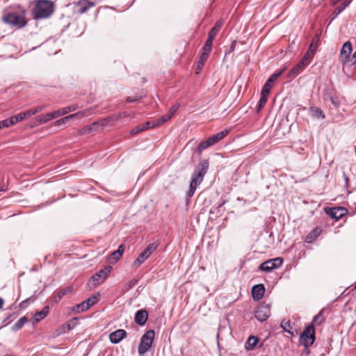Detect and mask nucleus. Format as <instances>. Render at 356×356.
<instances>
[{"mask_svg":"<svg viewBox=\"0 0 356 356\" xmlns=\"http://www.w3.org/2000/svg\"><path fill=\"white\" fill-rule=\"evenodd\" d=\"M321 233V230L318 228H315L312 232H310L306 237V241L307 243L312 242Z\"/></svg>","mask_w":356,"mask_h":356,"instance_id":"nucleus-26","label":"nucleus"},{"mask_svg":"<svg viewBox=\"0 0 356 356\" xmlns=\"http://www.w3.org/2000/svg\"><path fill=\"white\" fill-rule=\"evenodd\" d=\"M314 332V327L313 325L307 327L300 335V343L305 347H309L312 345L315 339Z\"/></svg>","mask_w":356,"mask_h":356,"instance_id":"nucleus-6","label":"nucleus"},{"mask_svg":"<svg viewBox=\"0 0 356 356\" xmlns=\"http://www.w3.org/2000/svg\"><path fill=\"white\" fill-rule=\"evenodd\" d=\"M78 318H73L70 320V323L67 324L68 330L72 329L77 323Z\"/></svg>","mask_w":356,"mask_h":356,"instance_id":"nucleus-43","label":"nucleus"},{"mask_svg":"<svg viewBox=\"0 0 356 356\" xmlns=\"http://www.w3.org/2000/svg\"><path fill=\"white\" fill-rule=\"evenodd\" d=\"M282 264L283 259L281 257H277L261 263L259 269L262 271L270 272L273 269L280 267Z\"/></svg>","mask_w":356,"mask_h":356,"instance_id":"nucleus-7","label":"nucleus"},{"mask_svg":"<svg viewBox=\"0 0 356 356\" xmlns=\"http://www.w3.org/2000/svg\"><path fill=\"white\" fill-rule=\"evenodd\" d=\"M95 123H93L92 125L87 126L80 130L78 131L79 135H84L90 133L93 130V127L96 126Z\"/></svg>","mask_w":356,"mask_h":356,"instance_id":"nucleus-31","label":"nucleus"},{"mask_svg":"<svg viewBox=\"0 0 356 356\" xmlns=\"http://www.w3.org/2000/svg\"><path fill=\"white\" fill-rule=\"evenodd\" d=\"M127 336L125 330L119 329L115 332H113L109 335V339L111 343H118Z\"/></svg>","mask_w":356,"mask_h":356,"instance_id":"nucleus-13","label":"nucleus"},{"mask_svg":"<svg viewBox=\"0 0 356 356\" xmlns=\"http://www.w3.org/2000/svg\"><path fill=\"white\" fill-rule=\"evenodd\" d=\"M265 287L263 284H257L252 287V295L254 300H259L264 295Z\"/></svg>","mask_w":356,"mask_h":356,"instance_id":"nucleus-14","label":"nucleus"},{"mask_svg":"<svg viewBox=\"0 0 356 356\" xmlns=\"http://www.w3.org/2000/svg\"><path fill=\"white\" fill-rule=\"evenodd\" d=\"M146 129V127L145 125H139L130 131V134H136L138 133H140L142 131H144Z\"/></svg>","mask_w":356,"mask_h":356,"instance_id":"nucleus-39","label":"nucleus"},{"mask_svg":"<svg viewBox=\"0 0 356 356\" xmlns=\"http://www.w3.org/2000/svg\"><path fill=\"white\" fill-rule=\"evenodd\" d=\"M345 181H346V182H348V178L347 177H345Z\"/></svg>","mask_w":356,"mask_h":356,"instance_id":"nucleus-59","label":"nucleus"},{"mask_svg":"<svg viewBox=\"0 0 356 356\" xmlns=\"http://www.w3.org/2000/svg\"><path fill=\"white\" fill-rule=\"evenodd\" d=\"M349 64L355 65L356 64V51L351 56V58L350 60Z\"/></svg>","mask_w":356,"mask_h":356,"instance_id":"nucleus-52","label":"nucleus"},{"mask_svg":"<svg viewBox=\"0 0 356 356\" xmlns=\"http://www.w3.org/2000/svg\"><path fill=\"white\" fill-rule=\"evenodd\" d=\"M209 55V54H208L207 53L202 52V54L200 56L199 60L204 63L206 61V60L208 58Z\"/></svg>","mask_w":356,"mask_h":356,"instance_id":"nucleus-51","label":"nucleus"},{"mask_svg":"<svg viewBox=\"0 0 356 356\" xmlns=\"http://www.w3.org/2000/svg\"><path fill=\"white\" fill-rule=\"evenodd\" d=\"M54 12V3L48 0H40L35 6L33 13L35 19L49 17Z\"/></svg>","mask_w":356,"mask_h":356,"instance_id":"nucleus-2","label":"nucleus"},{"mask_svg":"<svg viewBox=\"0 0 356 356\" xmlns=\"http://www.w3.org/2000/svg\"><path fill=\"white\" fill-rule=\"evenodd\" d=\"M176 107L175 106H173L170 113L165 115H163L161 118H160L158 121H156V123L159 125L163 124V122L168 121L169 119L171 118V117L172 116V115L176 112Z\"/></svg>","mask_w":356,"mask_h":356,"instance_id":"nucleus-27","label":"nucleus"},{"mask_svg":"<svg viewBox=\"0 0 356 356\" xmlns=\"http://www.w3.org/2000/svg\"><path fill=\"white\" fill-rule=\"evenodd\" d=\"M3 302H4L3 299L0 298V309L2 308Z\"/></svg>","mask_w":356,"mask_h":356,"instance_id":"nucleus-58","label":"nucleus"},{"mask_svg":"<svg viewBox=\"0 0 356 356\" xmlns=\"http://www.w3.org/2000/svg\"><path fill=\"white\" fill-rule=\"evenodd\" d=\"M258 342V338L257 337L250 336L247 341V348L248 349H253Z\"/></svg>","mask_w":356,"mask_h":356,"instance_id":"nucleus-29","label":"nucleus"},{"mask_svg":"<svg viewBox=\"0 0 356 356\" xmlns=\"http://www.w3.org/2000/svg\"><path fill=\"white\" fill-rule=\"evenodd\" d=\"M2 19L6 24L18 29L25 26L27 24L24 14L10 13L4 15Z\"/></svg>","mask_w":356,"mask_h":356,"instance_id":"nucleus-4","label":"nucleus"},{"mask_svg":"<svg viewBox=\"0 0 356 356\" xmlns=\"http://www.w3.org/2000/svg\"><path fill=\"white\" fill-rule=\"evenodd\" d=\"M300 61L303 62V63L307 67L310 64V61L309 60H307L306 58L302 57Z\"/></svg>","mask_w":356,"mask_h":356,"instance_id":"nucleus-57","label":"nucleus"},{"mask_svg":"<svg viewBox=\"0 0 356 356\" xmlns=\"http://www.w3.org/2000/svg\"><path fill=\"white\" fill-rule=\"evenodd\" d=\"M314 53L312 52V51H309L307 50V52L304 55V58H306L307 60H309L310 62H312L313 58H314Z\"/></svg>","mask_w":356,"mask_h":356,"instance_id":"nucleus-44","label":"nucleus"},{"mask_svg":"<svg viewBox=\"0 0 356 356\" xmlns=\"http://www.w3.org/2000/svg\"><path fill=\"white\" fill-rule=\"evenodd\" d=\"M17 122H18L17 121V118L15 117V115L12 116L9 119H6L5 120H3V121L0 122L1 128H2V127H10V126L17 123Z\"/></svg>","mask_w":356,"mask_h":356,"instance_id":"nucleus-22","label":"nucleus"},{"mask_svg":"<svg viewBox=\"0 0 356 356\" xmlns=\"http://www.w3.org/2000/svg\"><path fill=\"white\" fill-rule=\"evenodd\" d=\"M121 257L120 253H118L117 251H114L110 256V259L113 260L114 262L118 261Z\"/></svg>","mask_w":356,"mask_h":356,"instance_id":"nucleus-40","label":"nucleus"},{"mask_svg":"<svg viewBox=\"0 0 356 356\" xmlns=\"http://www.w3.org/2000/svg\"><path fill=\"white\" fill-rule=\"evenodd\" d=\"M314 115L316 117H317V118H325L323 112L320 108H316L314 110Z\"/></svg>","mask_w":356,"mask_h":356,"instance_id":"nucleus-46","label":"nucleus"},{"mask_svg":"<svg viewBox=\"0 0 356 356\" xmlns=\"http://www.w3.org/2000/svg\"><path fill=\"white\" fill-rule=\"evenodd\" d=\"M236 44V41H233L232 42L231 45H230V47H229V49L226 51L225 54L227 55V54H229V53L232 52L234 50V49H235Z\"/></svg>","mask_w":356,"mask_h":356,"instance_id":"nucleus-49","label":"nucleus"},{"mask_svg":"<svg viewBox=\"0 0 356 356\" xmlns=\"http://www.w3.org/2000/svg\"><path fill=\"white\" fill-rule=\"evenodd\" d=\"M211 47H209V46H207V45H204L203 48H202V52L204 53H207L208 54H210L211 52Z\"/></svg>","mask_w":356,"mask_h":356,"instance_id":"nucleus-54","label":"nucleus"},{"mask_svg":"<svg viewBox=\"0 0 356 356\" xmlns=\"http://www.w3.org/2000/svg\"><path fill=\"white\" fill-rule=\"evenodd\" d=\"M138 282V280H136V279H133L131 280V281L129 282L128 283V285H129V288H131L133 287L134 286H135Z\"/></svg>","mask_w":356,"mask_h":356,"instance_id":"nucleus-55","label":"nucleus"},{"mask_svg":"<svg viewBox=\"0 0 356 356\" xmlns=\"http://www.w3.org/2000/svg\"><path fill=\"white\" fill-rule=\"evenodd\" d=\"M271 88H272V85H270L268 83H266L261 89V95L268 97Z\"/></svg>","mask_w":356,"mask_h":356,"instance_id":"nucleus-36","label":"nucleus"},{"mask_svg":"<svg viewBox=\"0 0 356 356\" xmlns=\"http://www.w3.org/2000/svg\"><path fill=\"white\" fill-rule=\"evenodd\" d=\"M318 38L316 35V36H315V38H314L312 39V41L311 44H309L308 50L312 51V52L315 54L316 49L318 47Z\"/></svg>","mask_w":356,"mask_h":356,"instance_id":"nucleus-30","label":"nucleus"},{"mask_svg":"<svg viewBox=\"0 0 356 356\" xmlns=\"http://www.w3.org/2000/svg\"><path fill=\"white\" fill-rule=\"evenodd\" d=\"M149 253H148L145 250L140 254L138 257L134 261V266L136 267H138L142 263H143L149 257Z\"/></svg>","mask_w":356,"mask_h":356,"instance_id":"nucleus-19","label":"nucleus"},{"mask_svg":"<svg viewBox=\"0 0 356 356\" xmlns=\"http://www.w3.org/2000/svg\"><path fill=\"white\" fill-rule=\"evenodd\" d=\"M45 108L44 106H39L33 109H30L26 112H22L19 114L15 115V117L17 118V121H22L26 118L30 117L31 115H33L38 113L41 112L42 110H44Z\"/></svg>","mask_w":356,"mask_h":356,"instance_id":"nucleus-12","label":"nucleus"},{"mask_svg":"<svg viewBox=\"0 0 356 356\" xmlns=\"http://www.w3.org/2000/svg\"><path fill=\"white\" fill-rule=\"evenodd\" d=\"M78 108H79V106L77 104H75L73 106H70L63 108L61 109L55 111L51 113H49L46 115H40L38 118H37V119H36L37 124H42L46 123L48 121L51 120V119H54V118H58L61 115H66L72 111H76Z\"/></svg>","mask_w":356,"mask_h":356,"instance_id":"nucleus-3","label":"nucleus"},{"mask_svg":"<svg viewBox=\"0 0 356 356\" xmlns=\"http://www.w3.org/2000/svg\"><path fill=\"white\" fill-rule=\"evenodd\" d=\"M228 133L229 131L227 130H223L209 137L210 140H211L212 143L215 145L216 143L223 139L228 134Z\"/></svg>","mask_w":356,"mask_h":356,"instance_id":"nucleus-17","label":"nucleus"},{"mask_svg":"<svg viewBox=\"0 0 356 356\" xmlns=\"http://www.w3.org/2000/svg\"><path fill=\"white\" fill-rule=\"evenodd\" d=\"M214 38H213V37H212V36L209 35L208 38H207V41H206L204 44L207 45V46H209V47H212V44H213V41Z\"/></svg>","mask_w":356,"mask_h":356,"instance_id":"nucleus-48","label":"nucleus"},{"mask_svg":"<svg viewBox=\"0 0 356 356\" xmlns=\"http://www.w3.org/2000/svg\"><path fill=\"white\" fill-rule=\"evenodd\" d=\"M204 63L198 60L197 65V69H196V74L199 73V71L202 70Z\"/></svg>","mask_w":356,"mask_h":356,"instance_id":"nucleus-53","label":"nucleus"},{"mask_svg":"<svg viewBox=\"0 0 356 356\" xmlns=\"http://www.w3.org/2000/svg\"><path fill=\"white\" fill-rule=\"evenodd\" d=\"M49 312V307H44L42 311L35 314L33 321L36 323L40 322L42 319L44 318Z\"/></svg>","mask_w":356,"mask_h":356,"instance_id":"nucleus-16","label":"nucleus"},{"mask_svg":"<svg viewBox=\"0 0 356 356\" xmlns=\"http://www.w3.org/2000/svg\"><path fill=\"white\" fill-rule=\"evenodd\" d=\"M71 291H72V288H70V287H67L65 289L60 290L58 293V294L54 298V301L55 302H58L62 298L63 296L70 293Z\"/></svg>","mask_w":356,"mask_h":356,"instance_id":"nucleus-25","label":"nucleus"},{"mask_svg":"<svg viewBox=\"0 0 356 356\" xmlns=\"http://www.w3.org/2000/svg\"><path fill=\"white\" fill-rule=\"evenodd\" d=\"M156 248V245L154 243L149 244L145 250L151 254Z\"/></svg>","mask_w":356,"mask_h":356,"instance_id":"nucleus-45","label":"nucleus"},{"mask_svg":"<svg viewBox=\"0 0 356 356\" xmlns=\"http://www.w3.org/2000/svg\"><path fill=\"white\" fill-rule=\"evenodd\" d=\"M209 169V162L207 160L202 161L196 167L192 175L190 182L189 189L186 193L188 197H192L198 185H200L204 179V175Z\"/></svg>","mask_w":356,"mask_h":356,"instance_id":"nucleus-1","label":"nucleus"},{"mask_svg":"<svg viewBox=\"0 0 356 356\" xmlns=\"http://www.w3.org/2000/svg\"><path fill=\"white\" fill-rule=\"evenodd\" d=\"M223 24V22L222 20H219L216 22L215 26L212 28V29L210 31L209 35L215 38L218 33L219 32L220 29H221L222 26Z\"/></svg>","mask_w":356,"mask_h":356,"instance_id":"nucleus-23","label":"nucleus"},{"mask_svg":"<svg viewBox=\"0 0 356 356\" xmlns=\"http://www.w3.org/2000/svg\"><path fill=\"white\" fill-rule=\"evenodd\" d=\"M323 321L324 319L323 316V312H320L318 315L314 316L313 319V323L319 322V323H321Z\"/></svg>","mask_w":356,"mask_h":356,"instance_id":"nucleus-41","label":"nucleus"},{"mask_svg":"<svg viewBox=\"0 0 356 356\" xmlns=\"http://www.w3.org/2000/svg\"><path fill=\"white\" fill-rule=\"evenodd\" d=\"M325 213L335 220L341 218L346 213V209L343 207L326 208Z\"/></svg>","mask_w":356,"mask_h":356,"instance_id":"nucleus-11","label":"nucleus"},{"mask_svg":"<svg viewBox=\"0 0 356 356\" xmlns=\"http://www.w3.org/2000/svg\"><path fill=\"white\" fill-rule=\"evenodd\" d=\"M88 309V306L85 301L76 305L72 308V310L76 313H81Z\"/></svg>","mask_w":356,"mask_h":356,"instance_id":"nucleus-21","label":"nucleus"},{"mask_svg":"<svg viewBox=\"0 0 356 356\" xmlns=\"http://www.w3.org/2000/svg\"><path fill=\"white\" fill-rule=\"evenodd\" d=\"M140 98H141L140 96H138V95H136L135 97H128L127 98V102H129V103H131V102H134L138 99H139Z\"/></svg>","mask_w":356,"mask_h":356,"instance_id":"nucleus-50","label":"nucleus"},{"mask_svg":"<svg viewBox=\"0 0 356 356\" xmlns=\"http://www.w3.org/2000/svg\"><path fill=\"white\" fill-rule=\"evenodd\" d=\"M147 317H148V314H147V312L145 309H141V310H138L136 313V315H135V322L140 325H143L147 320Z\"/></svg>","mask_w":356,"mask_h":356,"instance_id":"nucleus-15","label":"nucleus"},{"mask_svg":"<svg viewBox=\"0 0 356 356\" xmlns=\"http://www.w3.org/2000/svg\"><path fill=\"white\" fill-rule=\"evenodd\" d=\"M154 338V331L149 330L147 331L142 337L139 346L138 353L143 355L151 347Z\"/></svg>","mask_w":356,"mask_h":356,"instance_id":"nucleus-5","label":"nucleus"},{"mask_svg":"<svg viewBox=\"0 0 356 356\" xmlns=\"http://www.w3.org/2000/svg\"><path fill=\"white\" fill-rule=\"evenodd\" d=\"M111 270L112 267L111 266H106L104 268L100 270L96 274H95L91 277V280L94 282V284L97 285L103 282L106 279L108 274L111 273Z\"/></svg>","mask_w":356,"mask_h":356,"instance_id":"nucleus-10","label":"nucleus"},{"mask_svg":"<svg viewBox=\"0 0 356 356\" xmlns=\"http://www.w3.org/2000/svg\"><path fill=\"white\" fill-rule=\"evenodd\" d=\"M88 114V110H84L81 111H79L76 113L70 115V117H71V119L72 118H76L78 120H80L83 118V117L86 116Z\"/></svg>","mask_w":356,"mask_h":356,"instance_id":"nucleus-33","label":"nucleus"},{"mask_svg":"<svg viewBox=\"0 0 356 356\" xmlns=\"http://www.w3.org/2000/svg\"><path fill=\"white\" fill-rule=\"evenodd\" d=\"M28 321L26 316L22 317L12 327L13 331H17L21 329Z\"/></svg>","mask_w":356,"mask_h":356,"instance_id":"nucleus-24","label":"nucleus"},{"mask_svg":"<svg viewBox=\"0 0 356 356\" xmlns=\"http://www.w3.org/2000/svg\"><path fill=\"white\" fill-rule=\"evenodd\" d=\"M268 99V97L261 95L259 104L257 106V112L259 113L263 108Z\"/></svg>","mask_w":356,"mask_h":356,"instance_id":"nucleus-32","label":"nucleus"},{"mask_svg":"<svg viewBox=\"0 0 356 356\" xmlns=\"http://www.w3.org/2000/svg\"><path fill=\"white\" fill-rule=\"evenodd\" d=\"M353 0H345L339 6L336 8L335 13L339 14L342 12L346 6H348Z\"/></svg>","mask_w":356,"mask_h":356,"instance_id":"nucleus-34","label":"nucleus"},{"mask_svg":"<svg viewBox=\"0 0 356 356\" xmlns=\"http://www.w3.org/2000/svg\"><path fill=\"white\" fill-rule=\"evenodd\" d=\"M95 6L94 3L90 2L88 1H83L81 3L79 13H86L89 8L93 7Z\"/></svg>","mask_w":356,"mask_h":356,"instance_id":"nucleus-28","label":"nucleus"},{"mask_svg":"<svg viewBox=\"0 0 356 356\" xmlns=\"http://www.w3.org/2000/svg\"><path fill=\"white\" fill-rule=\"evenodd\" d=\"M282 71H280L277 73H275L272 74L269 79L267 80L266 83H268L270 85H273V83L277 80V79L282 74Z\"/></svg>","mask_w":356,"mask_h":356,"instance_id":"nucleus-35","label":"nucleus"},{"mask_svg":"<svg viewBox=\"0 0 356 356\" xmlns=\"http://www.w3.org/2000/svg\"><path fill=\"white\" fill-rule=\"evenodd\" d=\"M85 302L88 305V309H89L91 306L94 305L96 303L97 298L96 297L89 298L88 300H85Z\"/></svg>","mask_w":356,"mask_h":356,"instance_id":"nucleus-42","label":"nucleus"},{"mask_svg":"<svg viewBox=\"0 0 356 356\" xmlns=\"http://www.w3.org/2000/svg\"><path fill=\"white\" fill-rule=\"evenodd\" d=\"M143 125H145L146 127V129H147L149 128H153V127H158L156 122H147Z\"/></svg>","mask_w":356,"mask_h":356,"instance_id":"nucleus-47","label":"nucleus"},{"mask_svg":"<svg viewBox=\"0 0 356 356\" xmlns=\"http://www.w3.org/2000/svg\"><path fill=\"white\" fill-rule=\"evenodd\" d=\"M305 67L306 65L303 63V62L300 61L291 69L290 75L296 76L300 73Z\"/></svg>","mask_w":356,"mask_h":356,"instance_id":"nucleus-18","label":"nucleus"},{"mask_svg":"<svg viewBox=\"0 0 356 356\" xmlns=\"http://www.w3.org/2000/svg\"><path fill=\"white\" fill-rule=\"evenodd\" d=\"M71 119V117H70V115L66 116V117H64L60 120H56L55 122H54V124L56 126H60L63 124H65L66 122H67L70 120Z\"/></svg>","mask_w":356,"mask_h":356,"instance_id":"nucleus-38","label":"nucleus"},{"mask_svg":"<svg viewBox=\"0 0 356 356\" xmlns=\"http://www.w3.org/2000/svg\"><path fill=\"white\" fill-rule=\"evenodd\" d=\"M270 315V308L268 304H260L255 311V318L259 321H265Z\"/></svg>","mask_w":356,"mask_h":356,"instance_id":"nucleus-9","label":"nucleus"},{"mask_svg":"<svg viewBox=\"0 0 356 356\" xmlns=\"http://www.w3.org/2000/svg\"><path fill=\"white\" fill-rule=\"evenodd\" d=\"M352 44L350 42H346L340 51L339 55V61L343 65L349 64L350 60L351 58L350 54L352 52Z\"/></svg>","mask_w":356,"mask_h":356,"instance_id":"nucleus-8","label":"nucleus"},{"mask_svg":"<svg viewBox=\"0 0 356 356\" xmlns=\"http://www.w3.org/2000/svg\"><path fill=\"white\" fill-rule=\"evenodd\" d=\"M124 249H125V246L122 244L119 246L118 250H116L118 253H120V254L122 255L123 252L124 251Z\"/></svg>","mask_w":356,"mask_h":356,"instance_id":"nucleus-56","label":"nucleus"},{"mask_svg":"<svg viewBox=\"0 0 356 356\" xmlns=\"http://www.w3.org/2000/svg\"><path fill=\"white\" fill-rule=\"evenodd\" d=\"M355 289H356V284H355Z\"/></svg>","mask_w":356,"mask_h":356,"instance_id":"nucleus-60","label":"nucleus"},{"mask_svg":"<svg viewBox=\"0 0 356 356\" xmlns=\"http://www.w3.org/2000/svg\"><path fill=\"white\" fill-rule=\"evenodd\" d=\"M281 327L285 332L291 333L290 330L292 328V327L289 321L285 320L282 321L281 323Z\"/></svg>","mask_w":356,"mask_h":356,"instance_id":"nucleus-37","label":"nucleus"},{"mask_svg":"<svg viewBox=\"0 0 356 356\" xmlns=\"http://www.w3.org/2000/svg\"><path fill=\"white\" fill-rule=\"evenodd\" d=\"M213 145L211 140L209 138L207 140L202 141L197 147V150L199 153H201L203 150Z\"/></svg>","mask_w":356,"mask_h":356,"instance_id":"nucleus-20","label":"nucleus"}]
</instances>
